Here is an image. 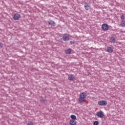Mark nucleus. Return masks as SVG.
<instances>
[{
	"label": "nucleus",
	"mask_w": 125,
	"mask_h": 125,
	"mask_svg": "<svg viewBox=\"0 0 125 125\" xmlns=\"http://www.w3.org/2000/svg\"><path fill=\"white\" fill-rule=\"evenodd\" d=\"M85 4H86L84 5L85 9H86V10H88V9L90 8V6L88 5L86 3H85Z\"/></svg>",
	"instance_id": "obj_11"
},
{
	"label": "nucleus",
	"mask_w": 125,
	"mask_h": 125,
	"mask_svg": "<svg viewBox=\"0 0 125 125\" xmlns=\"http://www.w3.org/2000/svg\"><path fill=\"white\" fill-rule=\"evenodd\" d=\"M108 104V102L106 101L102 100L98 102L99 106H106Z\"/></svg>",
	"instance_id": "obj_2"
},
{
	"label": "nucleus",
	"mask_w": 125,
	"mask_h": 125,
	"mask_svg": "<svg viewBox=\"0 0 125 125\" xmlns=\"http://www.w3.org/2000/svg\"><path fill=\"white\" fill-rule=\"evenodd\" d=\"M86 98V93L84 92L81 93L79 95V101L80 103H83L84 99Z\"/></svg>",
	"instance_id": "obj_1"
},
{
	"label": "nucleus",
	"mask_w": 125,
	"mask_h": 125,
	"mask_svg": "<svg viewBox=\"0 0 125 125\" xmlns=\"http://www.w3.org/2000/svg\"><path fill=\"white\" fill-rule=\"evenodd\" d=\"M27 125H34V123H33L32 122H30L27 124Z\"/></svg>",
	"instance_id": "obj_18"
},
{
	"label": "nucleus",
	"mask_w": 125,
	"mask_h": 125,
	"mask_svg": "<svg viewBox=\"0 0 125 125\" xmlns=\"http://www.w3.org/2000/svg\"><path fill=\"white\" fill-rule=\"evenodd\" d=\"M111 42H113V43L116 42V39L114 37H111L110 38Z\"/></svg>",
	"instance_id": "obj_14"
},
{
	"label": "nucleus",
	"mask_w": 125,
	"mask_h": 125,
	"mask_svg": "<svg viewBox=\"0 0 125 125\" xmlns=\"http://www.w3.org/2000/svg\"><path fill=\"white\" fill-rule=\"evenodd\" d=\"M70 118L72 119L71 120L76 121V120H77V116L74 115H71Z\"/></svg>",
	"instance_id": "obj_10"
},
{
	"label": "nucleus",
	"mask_w": 125,
	"mask_h": 125,
	"mask_svg": "<svg viewBox=\"0 0 125 125\" xmlns=\"http://www.w3.org/2000/svg\"><path fill=\"white\" fill-rule=\"evenodd\" d=\"M62 40L63 41H64V42H66V41H69V40H70V34H63L62 37Z\"/></svg>",
	"instance_id": "obj_3"
},
{
	"label": "nucleus",
	"mask_w": 125,
	"mask_h": 125,
	"mask_svg": "<svg viewBox=\"0 0 125 125\" xmlns=\"http://www.w3.org/2000/svg\"><path fill=\"white\" fill-rule=\"evenodd\" d=\"M2 46H3L2 43H0V48H2Z\"/></svg>",
	"instance_id": "obj_19"
},
{
	"label": "nucleus",
	"mask_w": 125,
	"mask_h": 125,
	"mask_svg": "<svg viewBox=\"0 0 125 125\" xmlns=\"http://www.w3.org/2000/svg\"><path fill=\"white\" fill-rule=\"evenodd\" d=\"M69 124L70 125H77V121H76V120H70L69 121Z\"/></svg>",
	"instance_id": "obj_6"
},
{
	"label": "nucleus",
	"mask_w": 125,
	"mask_h": 125,
	"mask_svg": "<svg viewBox=\"0 0 125 125\" xmlns=\"http://www.w3.org/2000/svg\"><path fill=\"white\" fill-rule=\"evenodd\" d=\"M70 43L71 44H74V43H75V41H70Z\"/></svg>",
	"instance_id": "obj_21"
},
{
	"label": "nucleus",
	"mask_w": 125,
	"mask_h": 125,
	"mask_svg": "<svg viewBox=\"0 0 125 125\" xmlns=\"http://www.w3.org/2000/svg\"><path fill=\"white\" fill-rule=\"evenodd\" d=\"M43 102H44V100H43Z\"/></svg>",
	"instance_id": "obj_22"
},
{
	"label": "nucleus",
	"mask_w": 125,
	"mask_h": 125,
	"mask_svg": "<svg viewBox=\"0 0 125 125\" xmlns=\"http://www.w3.org/2000/svg\"><path fill=\"white\" fill-rule=\"evenodd\" d=\"M120 26H121V27H125V21H122L120 23Z\"/></svg>",
	"instance_id": "obj_13"
},
{
	"label": "nucleus",
	"mask_w": 125,
	"mask_h": 125,
	"mask_svg": "<svg viewBox=\"0 0 125 125\" xmlns=\"http://www.w3.org/2000/svg\"><path fill=\"white\" fill-rule=\"evenodd\" d=\"M68 79L69 81H74L75 80V77L73 76V75H69Z\"/></svg>",
	"instance_id": "obj_9"
},
{
	"label": "nucleus",
	"mask_w": 125,
	"mask_h": 125,
	"mask_svg": "<svg viewBox=\"0 0 125 125\" xmlns=\"http://www.w3.org/2000/svg\"><path fill=\"white\" fill-rule=\"evenodd\" d=\"M96 115L98 118H100L101 119H102V118H104V113H103V111H100L96 113Z\"/></svg>",
	"instance_id": "obj_4"
},
{
	"label": "nucleus",
	"mask_w": 125,
	"mask_h": 125,
	"mask_svg": "<svg viewBox=\"0 0 125 125\" xmlns=\"http://www.w3.org/2000/svg\"><path fill=\"white\" fill-rule=\"evenodd\" d=\"M14 20H16V14H15L14 15Z\"/></svg>",
	"instance_id": "obj_20"
},
{
	"label": "nucleus",
	"mask_w": 125,
	"mask_h": 125,
	"mask_svg": "<svg viewBox=\"0 0 125 125\" xmlns=\"http://www.w3.org/2000/svg\"><path fill=\"white\" fill-rule=\"evenodd\" d=\"M48 23L49 25H51V26H53V27H54V26H55V25H56V24L55 23L54 21H53L51 20H50L48 21Z\"/></svg>",
	"instance_id": "obj_7"
},
{
	"label": "nucleus",
	"mask_w": 125,
	"mask_h": 125,
	"mask_svg": "<svg viewBox=\"0 0 125 125\" xmlns=\"http://www.w3.org/2000/svg\"><path fill=\"white\" fill-rule=\"evenodd\" d=\"M121 20H125V15H122L121 16Z\"/></svg>",
	"instance_id": "obj_17"
},
{
	"label": "nucleus",
	"mask_w": 125,
	"mask_h": 125,
	"mask_svg": "<svg viewBox=\"0 0 125 125\" xmlns=\"http://www.w3.org/2000/svg\"><path fill=\"white\" fill-rule=\"evenodd\" d=\"M21 16L19 14H17L16 16V20H19L20 19Z\"/></svg>",
	"instance_id": "obj_15"
},
{
	"label": "nucleus",
	"mask_w": 125,
	"mask_h": 125,
	"mask_svg": "<svg viewBox=\"0 0 125 125\" xmlns=\"http://www.w3.org/2000/svg\"><path fill=\"white\" fill-rule=\"evenodd\" d=\"M99 125V122L98 121H95L93 123V125Z\"/></svg>",
	"instance_id": "obj_16"
},
{
	"label": "nucleus",
	"mask_w": 125,
	"mask_h": 125,
	"mask_svg": "<svg viewBox=\"0 0 125 125\" xmlns=\"http://www.w3.org/2000/svg\"><path fill=\"white\" fill-rule=\"evenodd\" d=\"M107 51L109 53H112V52H113V48H112L111 47H107Z\"/></svg>",
	"instance_id": "obj_8"
},
{
	"label": "nucleus",
	"mask_w": 125,
	"mask_h": 125,
	"mask_svg": "<svg viewBox=\"0 0 125 125\" xmlns=\"http://www.w3.org/2000/svg\"><path fill=\"white\" fill-rule=\"evenodd\" d=\"M102 28L104 31H108L109 30V25L106 23H104L102 25Z\"/></svg>",
	"instance_id": "obj_5"
},
{
	"label": "nucleus",
	"mask_w": 125,
	"mask_h": 125,
	"mask_svg": "<svg viewBox=\"0 0 125 125\" xmlns=\"http://www.w3.org/2000/svg\"><path fill=\"white\" fill-rule=\"evenodd\" d=\"M71 52H72V49H67L65 51L66 54H71Z\"/></svg>",
	"instance_id": "obj_12"
}]
</instances>
